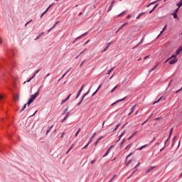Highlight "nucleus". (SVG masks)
Wrapping results in <instances>:
<instances>
[{"mask_svg":"<svg viewBox=\"0 0 182 182\" xmlns=\"http://www.w3.org/2000/svg\"><path fill=\"white\" fill-rule=\"evenodd\" d=\"M176 62H178V59H177V55H172L171 57H170V60L168 62L169 65H176Z\"/></svg>","mask_w":182,"mask_h":182,"instance_id":"1","label":"nucleus"},{"mask_svg":"<svg viewBox=\"0 0 182 182\" xmlns=\"http://www.w3.org/2000/svg\"><path fill=\"white\" fill-rule=\"evenodd\" d=\"M40 91H41V89L39 88L36 92H35L33 95H31L29 99L33 102V100H35V99H36V97H38V96H39Z\"/></svg>","mask_w":182,"mask_h":182,"instance_id":"2","label":"nucleus"},{"mask_svg":"<svg viewBox=\"0 0 182 182\" xmlns=\"http://www.w3.org/2000/svg\"><path fill=\"white\" fill-rule=\"evenodd\" d=\"M89 92H90V90H88L87 92H85L83 96L82 97V99L80 100V102L77 104V106H80L82 102H83V99H85V96H87V95H89Z\"/></svg>","mask_w":182,"mask_h":182,"instance_id":"3","label":"nucleus"},{"mask_svg":"<svg viewBox=\"0 0 182 182\" xmlns=\"http://www.w3.org/2000/svg\"><path fill=\"white\" fill-rule=\"evenodd\" d=\"M113 147H114V145L111 146L105 152V154L103 155L102 157H106L107 156H108L109 153H110V150H112V149H113Z\"/></svg>","mask_w":182,"mask_h":182,"instance_id":"4","label":"nucleus"},{"mask_svg":"<svg viewBox=\"0 0 182 182\" xmlns=\"http://www.w3.org/2000/svg\"><path fill=\"white\" fill-rule=\"evenodd\" d=\"M52 5H53V4H50V5L46 9V10L43 13L41 14L40 18H43V15H45V14H46V12H48V11H49V9H50V7L52 6Z\"/></svg>","mask_w":182,"mask_h":182,"instance_id":"5","label":"nucleus"},{"mask_svg":"<svg viewBox=\"0 0 182 182\" xmlns=\"http://www.w3.org/2000/svg\"><path fill=\"white\" fill-rule=\"evenodd\" d=\"M83 87H85V85H82L80 90L78 91V92L77 94L76 99H77V97H79V96H80V93H82V90H83Z\"/></svg>","mask_w":182,"mask_h":182,"instance_id":"6","label":"nucleus"},{"mask_svg":"<svg viewBox=\"0 0 182 182\" xmlns=\"http://www.w3.org/2000/svg\"><path fill=\"white\" fill-rule=\"evenodd\" d=\"M71 95H72V94H70L65 99L61 101V105H63V103H66V102H68V100H69V97H70Z\"/></svg>","mask_w":182,"mask_h":182,"instance_id":"7","label":"nucleus"},{"mask_svg":"<svg viewBox=\"0 0 182 182\" xmlns=\"http://www.w3.org/2000/svg\"><path fill=\"white\" fill-rule=\"evenodd\" d=\"M39 72H41V68L37 69L36 71H35L33 73V75L31 77V79H33V77H35L36 76V75H38V73H39Z\"/></svg>","mask_w":182,"mask_h":182,"instance_id":"8","label":"nucleus"},{"mask_svg":"<svg viewBox=\"0 0 182 182\" xmlns=\"http://www.w3.org/2000/svg\"><path fill=\"white\" fill-rule=\"evenodd\" d=\"M126 99H127V97H125L122 99L118 100L115 102L112 103V106H114V105H116V103H119V102H123V100H126Z\"/></svg>","mask_w":182,"mask_h":182,"instance_id":"9","label":"nucleus"},{"mask_svg":"<svg viewBox=\"0 0 182 182\" xmlns=\"http://www.w3.org/2000/svg\"><path fill=\"white\" fill-rule=\"evenodd\" d=\"M70 69H72V68H70L65 74L63 75L62 77L60 79H59L58 80H62V79H63V77H65V76H66V75H68V73H69V72H70Z\"/></svg>","mask_w":182,"mask_h":182,"instance_id":"10","label":"nucleus"},{"mask_svg":"<svg viewBox=\"0 0 182 182\" xmlns=\"http://www.w3.org/2000/svg\"><path fill=\"white\" fill-rule=\"evenodd\" d=\"M171 133H173V128L171 129V131H170V134H169V136L168 138L166 140L165 143H164V146H166V144H167V141H168V140L170 139V138L171 137Z\"/></svg>","mask_w":182,"mask_h":182,"instance_id":"11","label":"nucleus"},{"mask_svg":"<svg viewBox=\"0 0 182 182\" xmlns=\"http://www.w3.org/2000/svg\"><path fill=\"white\" fill-rule=\"evenodd\" d=\"M181 51H182V47H179V48L177 49V50H176L175 55H176V56H177L178 55H180V53H181Z\"/></svg>","mask_w":182,"mask_h":182,"instance_id":"12","label":"nucleus"},{"mask_svg":"<svg viewBox=\"0 0 182 182\" xmlns=\"http://www.w3.org/2000/svg\"><path fill=\"white\" fill-rule=\"evenodd\" d=\"M85 35H87V32H85V33H83L80 36H79L77 38H75V40L73 42V43H75V42H76V41H77V39H80V38H82V36H85Z\"/></svg>","mask_w":182,"mask_h":182,"instance_id":"13","label":"nucleus"},{"mask_svg":"<svg viewBox=\"0 0 182 182\" xmlns=\"http://www.w3.org/2000/svg\"><path fill=\"white\" fill-rule=\"evenodd\" d=\"M59 23V21H57L55 23V24L48 31V33H49V32H50V31H52V29L55 28V27L56 26V25Z\"/></svg>","mask_w":182,"mask_h":182,"instance_id":"14","label":"nucleus"},{"mask_svg":"<svg viewBox=\"0 0 182 182\" xmlns=\"http://www.w3.org/2000/svg\"><path fill=\"white\" fill-rule=\"evenodd\" d=\"M155 168V166H151L149 168H148L146 171V173L147 174H149V173H150L152 170H154Z\"/></svg>","mask_w":182,"mask_h":182,"instance_id":"15","label":"nucleus"},{"mask_svg":"<svg viewBox=\"0 0 182 182\" xmlns=\"http://www.w3.org/2000/svg\"><path fill=\"white\" fill-rule=\"evenodd\" d=\"M69 114H70V112H67L65 117L63 118V119L61 121V123H63V122H65V120H66L68 119V117H69Z\"/></svg>","mask_w":182,"mask_h":182,"instance_id":"16","label":"nucleus"},{"mask_svg":"<svg viewBox=\"0 0 182 182\" xmlns=\"http://www.w3.org/2000/svg\"><path fill=\"white\" fill-rule=\"evenodd\" d=\"M102 139H103V136L100 137L94 144V146H97V144H99V141H100V140H102Z\"/></svg>","mask_w":182,"mask_h":182,"instance_id":"17","label":"nucleus"},{"mask_svg":"<svg viewBox=\"0 0 182 182\" xmlns=\"http://www.w3.org/2000/svg\"><path fill=\"white\" fill-rule=\"evenodd\" d=\"M136 134H137V131H136L134 133H133V134L128 138V140H130V139H133V137H134V136H136Z\"/></svg>","mask_w":182,"mask_h":182,"instance_id":"18","label":"nucleus"},{"mask_svg":"<svg viewBox=\"0 0 182 182\" xmlns=\"http://www.w3.org/2000/svg\"><path fill=\"white\" fill-rule=\"evenodd\" d=\"M45 33L44 32H41L40 34H38V36H37V37L35 38V41H38V39H39V38H41V36H42V35H43Z\"/></svg>","mask_w":182,"mask_h":182,"instance_id":"19","label":"nucleus"},{"mask_svg":"<svg viewBox=\"0 0 182 182\" xmlns=\"http://www.w3.org/2000/svg\"><path fill=\"white\" fill-rule=\"evenodd\" d=\"M95 136H96V132L94 133V134L90 137L88 143H90V144L92 143V140H93V139L95 138Z\"/></svg>","mask_w":182,"mask_h":182,"instance_id":"20","label":"nucleus"},{"mask_svg":"<svg viewBox=\"0 0 182 182\" xmlns=\"http://www.w3.org/2000/svg\"><path fill=\"white\" fill-rule=\"evenodd\" d=\"M113 70H114V67L111 68L108 70L107 75H110V73H112Z\"/></svg>","mask_w":182,"mask_h":182,"instance_id":"21","label":"nucleus"},{"mask_svg":"<svg viewBox=\"0 0 182 182\" xmlns=\"http://www.w3.org/2000/svg\"><path fill=\"white\" fill-rule=\"evenodd\" d=\"M75 144H72L71 146L70 147V149L68 150V151L65 153V154H68L69 151H70V150H72L74 147Z\"/></svg>","mask_w":182,"mask_h":182,"instance_id":"22","label":"nucleus"},{"mask_svg":"<svg viewBox=\"0 0 182 182\" xmlns=\"http://www.w3.org/2000/svg\"><path fill=\"white\" fill-rule=\"evenodd\" d=\"M53 127V125H52L51 127H48L47 132H46V135H48V134L49 133V132H50V130H52V128Z\"/></svg>","mask_w":182,"mask_h":182,"instance_id":"23","label":"nucleus"},{"mask_svg":"<svg viewBox=\"0 0 182 182\" xmlns=\"http://www.w3.org/2000/svg\"><path fill=\"white\" fill-rule=\"evenodd\" d=\"M101 87H102V85H100L97 90L92 94V96H95V95H96V93L99 92V90L100 89Z\"/></svg>","mask_w":182,"mask_h":182,"instance_id":"24","label":"nucleus"},{"mask_svg":"<svg viewBox=\"0 0 182 182\" xmlns=\"http://www.w3.org/2000/svg\"><path fill=\"white\" fill-rule=\"evenodd\" d=\"M144 15V12L140 13L137 16L136 19H140L141 18V16Z\"/></svg>","mask_w":182,"mask_h":182,"instance_id":"25","label":"nucleus"},{"mask_svg":"<svg viewBox=\"0 0 182 182\" xmlns=\"http://www.w3.org/2000/svg\"><path fill=\"white\" fill-rule=\"evenodd\" d=\"M176 5L178 6V8H180L181 6H182V0H180Z\"/></svg>","mask_w":182,"mask_h":182,"instance_id":"26","label":"nucleus"},{"mask_svg":"<svg viewBox=\"0 0 182 182\" xmlns=\"http://www.w3.org/2000/svg\"><path fill=\"white\" fill-rule=\"evenodd\" d=\"M136 109V105H134V106H132L131 107V113H133V112H134V109Z\"/></svg>","mask_w":182,"mask_h":182,"instance_id":"27","label":"nucleus"},{"mask_svg":"<svg viewBox=\"0 0 182 182\" xmlns=\"http://www.w3.org/2000/svg\"><path fill=\"white\" fill-rule=\"evenodd\" d=\"M171 15H173L174 19H178V16H177V14L172 13Z\"/></svg>","mask_w":182,"mask_h":182,"instance_id":"28","label":"nucleus"},{"mask_svg":"<svg viewBox=\"0 0 182 182\" xmlns=\"http://www.w3.org/2000/svg\"><path fill=\"white\" fill-rule=\"evenodd\" d=\"M166 28H167V25L164 26L163 30L160 32V33H159V35L158 36H161V33H163V32H164V31L166 30Z\"/></svg>","mask_w":182,"mask_h":182,"instance_id":"29","label":"nucleus"},{"mask_svg":"<svg viewBox=\"0 0 182 182\" xmlns=\"http://www.w3.org/2000/svg\"><path fill=\"white\" fill-rule=\"evenodd\" d=\"M26 104H25L23 107V108L20 110V112L22 113V112H23L25 110V109H26Z\"/></svg>","mask_w":182,"mask_h":182,"instance_id":"30","label":"nucleus"},{"mask_svg":"<svg viewBox=\"0 0 182 182\" xmlns=\"http://www.w3.org/2000/svg\"><path fill=\"white\" fill-rule=\"evenodd\" d=\"M32 102H33V101L32 100H30V98H29L28 102L26 103V105H27V106H30V105H31V103H32Z\"/></svg>","mask_w":182,"mask_h":182,"instance_id":"31","label":"nucleus"},{"mask_svg":"<svg viewBox=\"0 0 182 182\" xmlns=\"http://www.w3.org/2000/svg\"><path fill=\"white\" fill-rule=\"evenodd\" d=\"M113 8V4H110V6L108 8V11L107 12H110V11H112V9Z\"/></svg>","mask_w":182,"mask_h":182,"instance_id":"32","label":"nucleus"},{"mask_svg":"<svg viewBox=\"0 0 182 182\" xmlns=\"http://www.w3.org/2000/svg\"><path fill=\"white\" fill-rule=\"evenodd\" d=\"M161 99H163V97H161L160 98H159V100L157 101L154 102L153 103V105H156V103H159V102H160V100H161Z\"/></svg>","mask_w":182,"mask_h":182,"instance_id":"33","label":"nucleus"},{"mask_svg":"<svg viewBox=\"0 0 182 182\" xmlns=\"http://www.w3.org/2000/svg\"><path fill=\"white\" fill-rule=\"evenodd\" d=\"M144 147H147V144H145V145H144V146L139 147V148L138 149V150H143V149H144Z\"/></svg>","mask_w":182,"mask_h":182,"instance_id":"34","label":"nucleus"},{"mask_svg":"<svg viewBox=\"0 0 182 182\" xmlns=\"http://www.w3.org/2000/svg\"><path fill=\"white\" fill-rule=\"evenodd\" d=\"M119 127H120V124H118L116 126V127H115V129L113 130V132H116V130H117V129H119Z\"/></svg>","mask_w":182,"mask_h":182,"instance_id":"35","label":"nucleus"},{"mask_svg":"<svg viewBox=\"0 0 182 182\" xmlns=\"http://www.w3.org/2000/svg\"><path fill=\"white\" fill-rule=\"evenodd\" d=\"M178 9H180V8H177L176 9H175L172 14H177V12H178Z\"/></svg>","mask_w":182,"mask_h":182,"instance_id":"36","label":"nucleus"},{"mask_svg":"<svg viewBox=\"0 0 182 182\" xmlns=\"http://www.w3.org/2000/svg\"><path fill=\"white\" fill-rule=\"evenodd\" d=\"M90 144V143H87L84 147H82V150H85V149H87V146Z\"/></svg>","mask_w":182,"mask_h":182,"instance_id":"37","label":"nucleus"},{"mask_svg":"<svg viewBox=\"0 0 182 182\" xmlns=\"http://www.w3.org/2000/svg\"><path fill=\"white\" fill-rule=\"evenodd\" d=\"M116 89H117V85H116L112 90H111V93H113V92H114L116 90Z\"/></svg>","mask_w":182,"mask_h":182,"instance_id":"38","label":"nucleus"},{"mask_svg":"<svg viewBox=\"0 0 182 182\" xmlns=\"http://www.w3.org/2000/svg\"><path fill=\"white\" fill-rule=\"evenodd\" d=\"M112 42H113V41H111V42L108 43L106 46V47L108 48H110V45H112Z\"/></svg>","mask_w":182,"mask_h":182,"instance_id":"39","label":"nucleus"},{"mask_svg":"<svg viewBox=\"0 0 182 182\" xmlns=\"http://www.w3.org/2000/svg\"><path fill=\"white\" fill-rule=\"evenodd\" d=\"M79 133H80V128L77 130V132L75 134V137H77V134H79Z\"/></svg>","mask_w":182,"mask_h":182,"instance_id":"40","label":"nucleus"},{"mask_svg":"<svg viewBox=\"0 0 182 182\" xmlns=\"http://www.w3.org/2000/svg\"><path fill=\"white\" fill-rule=\"evenodd\" d=\"M124 27H122V26H121V27L119 28V29L117 31L116 33H117V32H119V31H122V29H123Z\"/></svg>","mask_w":182,"mask_h":182,"instance_id":"41","label":"nucleus"},{"mask_svg":"<svg viewBox=\"0 0 182 182\" xmlns=\"http://www.w3.org/2000/svg\"><path fill=\"white\" fill-rule=\"evenodd\" d=\"M85 62H86V60H84L81 64L80 65V68H82V66L83 65V63H85Z\"/></svg>","mask_w":182,"mask_h":182,"instance_id":"42","label":"nucleus"},{"mask_svg":"<svg viewBox=\"0 0 182 182\" xmlns=\"http://www.w3.org/2000/svg\"><path fill=\"white\" fill-rule=\"evenodd\" d=\"M147 122H149V119H147L145 122H144L141 124V126H144V124H146V123H147Z\"/></svg>","mask_w":182,"mask_h":182,"instance_id":"43","label":"nucleus"},{"mask_svg":"<svg viewBox=\"0 0 182 182\" xmlns=\"http://www.w3.org/2000/svg\"><path fill=\"white\" fill-rule=\"evenodd\" d=\"M124 139L121 141V144H120V147H122V146H123V144L124 143Z\"/></svg>","mask_w":182,"mask_h":182,"instance_id":"44","label":"nucleus"},{"mask_svg":"<svg viewBox=\"0 0 182 182\" xmlns=\"http://www.w3.org/2000/svg\"><path fill=\"white\" fill-rule=\"evenodd\" d=\"M159 65H160V63L158 62V63H156V65H154V68L156 69V68H157V66H159Z\"/></svg>","mask_w":182,"mask_h":182,"instance_id":"45","label":"nucleus"},{"mask_svg":"<svg viewBox=\"0 0 182 182\" xmlns=\"http://www.w3.org/2000/svg\"><path fill=\"white\" fill-rule=\"evenodd\" d=\"M48 76H50V73H48V74L44 77V79H46V77H48Z\"/></svg>","mask_w":182,"mask_h":182,"instance_id":"46","label":"nucleus"},{"mask_svg":"<svg viewBox=\"0 0 182 182\" xmlns=\"http://www.w3.org/2000/svg\"><path fill=\"white\" fill-rule=\"evenodd\" d=\"M69 107H67L65 110H64V112L63 113V114H65V113H66V112H68Z\"/></svg>","mask_w":182,"mask_h":182,"instance_id":"47","label":"nucleus"},{"mask_svg":"<svg viewBox=\"0 0 182 182\" xmlns=\"http://www.w3.org/2000/svg\"><path fill=\"white\" fill-rule=\"evenodd\" d=\"M107 49H109V48L105 47V48H104V50H102V52H106V51L107 50Z\"/></svg>","mask_w":182,"mask_h":182,"instance_id":"48","label":"nucleus"},{"mask_svg":"<svg viewBox=\"0 0 182 182\" xmlns=\"http://www.w3.org/2000/svg\"><path fill=\"white\" fill-rule=\"evenodd\" d=\"M32 79H33V78L31 77V78L28 79L27 81L24 82V83L31 82V80Z\"/></svg>","mask_w":182,"mask_h":182,"instance_id":"49","label":"nucleus"},{"mask_svg":"<svg viewBox=\"0 0 182 182\" xmlns=\"http://www.w3.org/2000/svg\"><path fill=\"white\" fill-rule=\"evenodd\" d=\"M140 166V163H138V164H137V165L134 167V168H135V171H136V170H137V168H137V166Z\"/></svg>","mask_w":182,"mask_h":182,"instance_id":"50","label":"nucleus"},{"mask_svg":"<svg viewBox=\"0 0 182 182\" xmlns=\"http://www.w3.org/2000/svg\"><path fill=\"white\" fill-rule=\"evenodd\" d=\"M154 140H156V137H154L153 139L150 141V143H154Z\"/></svg>","mask_w":182,"mask_h":182,"instance_id":"51","label":"nucleus"},{"mask_svg":"<svg viewBox=\"0 0 182 182\" xmlns=\"http://www.w3.org/2000/svg\"><path fill=\"white\" fill-rule=\"evenodd\" d=\"M63 136H65V132H63V134H62L61 136H60V138L63 139Z\"/></svg>","mask_w":182,"mask_h":182,"instance_id":"52","label":"nucleus"},{"mask_svg":"<svg viewBox=\"0 0 182 182\" xmlns=\"http://www.w3.org/2000/svg\"><path fill=\"white\" fill-rule=\"evenodd\" d=\"M30 22H32V20H30L28 23H26L25 24V26H28V23H29Z\"/></svg>","mask_w":182,"mask_h":182,"instance_id":"53","label":"nucleus"},{"mask_svg":"<svg viewBox=\"0 0 182 182\" xmlns=\"http://www.w3.org/2000/svg\"><path fill=\"white\" fill-rule=\"evenodd\" d=\"M134 173H136V171H134L132 172V173L131 176L129 177V178H130V177H132V176H133V174H134Z\"/></svg>","mask_w":182,"mask_h":182,"instance_id":"54","label":"nucleus"},{"mask_svg":"<svg viewBox=\"0 0 182 182\" xmlns=\"http://www.w3.org/2000/svg\"><path fill=\"white\" fill-rule=\"evenodd\" d=\"M125 11H122L120 14L118 15V16H122V15H123V14H124Z\"/></svg>","mask_w":182,"mask_h":182,"instance_id":"55","label":"nucleus"},{"mask_svg":"<svg viewBox=\"0 0 182 182\" xmlns=\"http://www.w3.org/2000/svg\"><path fill=\"white\" fill-rule=\"evenodd\" d=\"M153 4H155V2L150 3V4L147 6V8H149V6H150V5H153Z\"/></svg>","mask_w":182,"mask_h":182,"instance_id":"56","label":"nucleus"},{"mask_svg":"<svg viewBox=\"0 0 182 182\" xmlns=\"http://www.w3.org/2000/svg\"><path fill=\"white\" fill-rule=\"evenodd\" d=\"M154 69H156V68L154 67L151 70H149V73H151V72H153V70H154Z\"/></svg>","mask_w":182,"mask_h":182,"instance_id":"57","label":"nucleus"},{"mask_svg":"<svg viewBox=\"0 0 182 182\" xmlns=\"http://www.w3.org/2000/svg\"><path fill=\"white\" fill-rule=\"evenodd\" d=\"M129 147H130V144H129L128 146H126L125 149L127 150V149H129Z\"/></svg>","mask_w":182,"mask_h":182,"instance_id":"58","label":"nucleus"},{"mask_svg":"<svg viewBox=\"0 0 182 182\" xmlns=\"http://www.w3.org/2000/svg\"><path fill=\"white\" fill-rule=\"evenodd\" d=\"M120 135L122 136H124V131L122 132Z\"/></svg>","mask_w":182,"mask_h":182,"instance_id":"59","label":"nucleus"},{"mask_svg":"<svg viewBox=\"0 0 182 182\" xmlns=\"http://www.w3.org/2000/svg\"><path fill=\"white\" fill-rule=\"evenodd\" d=\"M130 161H132V160H129V161L127 163V166H129V164H130Z\"/></svg>","mask_w":182,"mask_h":182,"instance_id":"60","label":"nucleus"},{"mask_svg":"<svg viewBox=\"0 0 182 182\" xmlns=\"http://www.w3.org/2000/svg\"><path fill=\"white\" fill-rule=\"evenodd\" d=\"M166 147V145H164V146L160 149V151H161L162 150H164V148Z\"/></svg>","mask_w":182,"mask_h":182,"instance_id":"61","label":"nucleus"},{"mask_svg":"<svg viewBox=\"0 0 182 182\" xmlns=\"http://www.w3.org/2000/svg\"><path fill=\"white\" fill-rule=\"evenodd\" d=\"M168 60H170V58H168V59L164 62V63H167V62H168Z\"/></svg>","mask_w":182,"mask_h":182,"instance_id":"62","label":"nucleus"},{"mask_svg":"<svg viewBox=\"0 0 182 182\" xmlns=\"http://www.w3.org/2000/svg\"><path fill=\"white\" fill-rule=\"evenodd\" d=\"M95 161H96V160H92V161H91V164H93V163H95Z\"/></svg>","mask_w":182,"mask_h":182,"instance_id":"63","label":"nucleus"},{"mask_svg":"<svg viewBox=\"0 0 182 182\" xmlns=\"http://www.w3.org/2000/svg\"><path fill=\"white\" fill-rule=\"evenodd\" d=\"M127 23H125L122 24V27L124 28V26H126V24H127Z\"/></svg>","mask_w":182,"mask_h":182,"instance_id":"64","label":"nucleus"}]
</instances>
